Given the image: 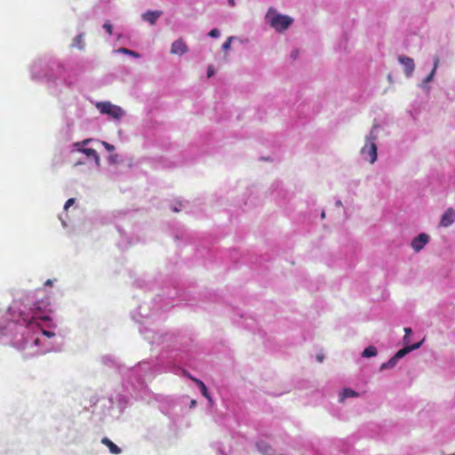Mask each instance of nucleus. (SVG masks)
Listing matches in <instances>:
<instances>
[{"label": "nucleus", "mask_w": 455, "mask_h": 455, "mask_svg": "<svg viewBox=\"0 0 455 455\" xmlns=\"http://www.w3.org/2000/svg\"><path fill=\"white\" fill-rule=\"evenodd\" d=\"M396 363H397V360L393 356L387 362L381 364L380 370L391 369V368L395 367Z\"/></svg>", "instance_id": "2eb2a0df"}, {"label": "nucleus", "mask_w": 455, "mask_h": 455, "mask_svg": "<svg viewBox=\"0 0 455 455\" xmlns=\"http://www.w3.org/2000/svg\"><path fill=\"white\" fill-rule=\"evenodd\" d=\"M82 164H83V162H78L76 164V165Z\"/></svg>", "instance_id": "c9c22d12"}, {"label": "nucleus", "mask_w": 455, "mask_h": 455, "mask_svg": "<svg viewBox=\"0 0 455 455\" xmlns=\"http://www.w3.org/2000/svg\"><path fill=\"white\" fill-rule=\"evenodd\" d=\"M439 63V59L437 57L435 58V63H434V68L432 69L431 73L424 79L425 83H428L433 79V76L435 73L436 68Z\"/></svg>", "instance_id": "dca6fc26"}, {"label": "nucleus", "mask_w": 455, "mask_h": 455, "mask_svg": "<svg viewBox=\"0 0 455 455\" xmlns=\"http://www.w3.org/2000/svg\"><path fill=\"white\" fill-rule=\"evenodd\" d=\"M228 3L231 6L235 5V0H228Z\"/></svg>", "instance_id": "7c9ffc66"}, {"label": "nucleus", "mask_w": 455, "mask_h": 455, "mask_svg": "<svg viewBox=\"0 0 455 455\" xmlns=\"http://www.w3.org/2000/svg\"><path fill=\"white\" fill-rule=\"evenodd\" d=\"M266 20L268 24L277 32L286 30L292 23L293 20L287 16L278 13L274 8H269Z\"/></svg>", "instance_id": "f257e3e1"}, {"label": "nucleus", "mask_w": 455, "mask_h": 455, "mask_svg": "<svg viewBox=\"0 0 455 455\" xmlns=\"http://www.w3.org/2000/svg\"><path fill=\"white\" fill-rule=\"evenodd\" d=\"M130 55H132V56H138V54L135 52H132V51H129L128 52Z\"/></svg>", "instance_id": "c85d7f7f"}, {"label": "nucleus", "mask_w": 455, "mask_h": 455, "mask_svg": "<svg viewBox=\"0 0 455 455\" xmlns=\"http://www.w3.org/2000/svg\"><path fill=\"white\" fill-rule=\"evenodd\" d=\"M92 140L91 139H85L82 141H78L74 143V147L78 150L79 145H83V147L86 146Z\"/></svg>", "instance_id": "6ab92c4d"}, {"label": "nucleus", "mask_w": 455, "mask_h": 455, "mask_svg": "<svg viewBox=\"0 0 455 455\" xmlns=\"http://www.w3.org/2000/svg\"><path fill=\"white\" fill-rule=\"evenodd\" d=\"M429 236L427 234H419L411 242V247L414 251H419L428 243Z\"/></svg>", "instance_id": "20e7f679"}, {"label": "nucleus", "mask_w": 455, "mask_h": 455, "mask_svg": "<svg viewBox=\"0 0 455 455\" xmlns=\"http://www.w3.org/2000/svg\"><path fill=\"white\" fill-rule=\"evenodd\" d=\"M358 396V394L350 389V388H344L343 391L340 393V401L342 402L344 399L347 397H356Z\"/></svg>", "instance_id": "f8f14e48"}, {"label": "nucleus", "mask_w": 455, "mask_h": 455, "mask_svg": "<svg viewBox=\"0 0 455 455\" xmlns=\"http://www.w3.org/2000/svg\"><path fill=\"white\" fill-rule=\"evenodd\" d=\"M96 108L101 114L108 115L117 120L121 119L122 116L124 115V112L122 109V108L116 105H113L108 101L99 102L97 103Z\"/></svg>", "instance_id": "f03ea898"}, {"label": "nucleus", "mask_w": 455, "mask_h": 455, "mask_svg": "<svg viewBox=\"0 0 455 455\" xmlns=\"http://www.w3.org/2000/svg\"><path fill=\"white\" fill-rule=\"evenodd\" d=\"M455 221V211L452 208H448L442 216L440 226L447 228Z\"/></svg>", "instance_id": "39448f33"}, {"label": "nucleus", "mask_w": 455, "mask_h": 455, "mask_svg": "<svg viewBox=\"0 0 455 455\" xmlns=\"http://www.w3.org/2000/svg\"><path fill=\"white\" fill-rule=\"evenodd\" d=\"M180 210L177 207L173 208V212H178Z\"/></svg>", "instance_id": "f704fd0d"}, {"label": "nucleus", "mask_w": 455, "mask_h": 455, "mask_svg": "<svg viewBox=\"0 0 455 455\" xmlns=\"http://www.w3.org/2000/svg\"><path fill=\"white\" fill-rule=\"evenodd\" d=\"M52 281L48 279L45 283H44V285H52Z\"/></svg>", "instance_id": "cd10ccee"}, {"label": "nucleus", "mask_w": 455, "mask_h": 455, "mask_svg": "<svg viewBox=\"0 0 455 455\" xmlns=\"http://www.w3.org/2000/svg\"><path fill=\"white\" fill-rule=\"evenodd\" d=\"M193 380L197 384L199 387H201V383H204L202 380L198 379H193Z\"/></svg>", "instance_id": "bb28decb"}, {"label": "nucleus", "mask_w": 455, "mask_h": 455, "mask_svg": "<svg viewBox=\"0 0 455 455\" xmlns=\"http://www.w3.org/2000/svg\"><path fill=\"white\" fill-rule=\"evenodd\" d=\"M420 346H421V342L415 343L411 346H409L408 344H406V346L403 348L400 349L399 351H397L395 353L394 357L398 361L399 359L403 357L406 354L410 353L411 351L418 349Z\"/></svg>", "instance_id": "6e6552de"}, {"label": "nucleus", "mask_w": 455, "mask_h": 455, "mask_svg": "<svg viewBox=\"0 0 455 455\" xmlns=\"http://www.w3.org/2000/svg\"><path fill=\"white\" fill-rule=\"evenodd\" d=\"M200 390H201L202 395L204 397H206L207 399L211 400V395H210V394L208 392V389H207V387H206L204 383H201Z\"/></svg>", "instance_id": "f3484780"}, {"label": "nucleus", "mask_w": 455, "mask_h": 455, "mask_svg": "<svg viewBox=\"0 0 455 455\" xmlns=\"http://www.w3.org/2000/svg\"><path fill=\"white\" fill-rule=\"evenodd\" d=\"M122 51H123L124 52H125V53H128L130 50L125 49V48H123V49H122Z\"/></svg>", "instance_id": "2f4dec72"}, {"label": "nucleus", "mask_w": 455, "mask_h": 455, "mask_svg": "<svg viewBox=\"0 0 455 455\" xmlns=\"http://www.w3.org/2000/svg\"><path fill=\"white\" fill-rule=\"evenodd\" d=\"M398 60L400 63L403 64V66L404 67L405 75L407 76H410L412 74L415 68L413 60L410 57L405 56H400Z\"/></svg>", "instance_id": "423d86ee"}, {"label": "nucleus", "mask_w": 455, "mask_h": 455, "mask_svg": "<svg viewBox=\"0 0 455 455\" xmlns=\"http://www.w3.org/2000/svg\"><path fill=\"white\" fill-rule=\"evenodd\" d=\"M103 28L104 29H106V31L108 32V35H112L113 33V26L112 24L110 23L109 20H107L104 25H103Z\"/></svg>", "instance_id": "a211bd4d"}, {"label": "nucleus", "mask_w": 455, "mask_h": 455, "mask_svg": "<svg viewBox=\"0 0 455 455\" xmlns=\"http://www.w3.org/2000/svg\"><path fill=\"white\" fill-rule=\"evenodd\" d=\"M78 152H81L84 154L88 157H92L96 163L97 165L100 164V156L95 149L93 148H78Z\"/></svg>", "instance_id": "9d476101"}, {"label": "nucleus", "mask_w": 455, "mask_h": 455, "mask_svg": "<svg viewBox=\"0 0 455 455\" xmlns=\"http://www.w3.org/2000/svg\"><path fill=\"white\" fill-rule=\"evenodd\" d=\"M232 39H233V37H232V36H230V37H228V38L224 42V44H223V45H222V48H223V50H224V51H227V50H228V49L230 48Z\"/></svg>", "instance_id": "aec40b11"}, {"label": "nucleus", "mask_w": 455, "mask_h": 455, "mask_svg": "<svg viewBox=\"0 0 455 455\" xmlns=\"http://www.w3.org/2000/svg\"><path fill=\"white\" fill-rule=\"evenodd\" d=\"M41 319L44 320V321H49L50 317L45 315V316L41 317Z\"/></svg>", "instance_id": "c756f323"}, {"label": "nucleus", "mask_w": 455, "mask_h": 455, "mask_svg": "<svg viewBox=\"0 0 455 455\" xmlns=\"http://www.w3.org/2000/svg\"><path fill=\"white\" fill-rule=\"evenodd\" d=\"M324 217H325V213H324V212H323V213H322V218H324Z\"/></svg>", "instance_id": "e433bc0d"}, {"label": "nucleus", "mask_w": 455, "mask_h": 455, "mask_svg": "<svg viewBox=\"0 0 455 455\" xmlns=\"http://www.w3.org/2000/svg\"><path fill=\"white\" fill-rule=\"evenodd\" d=\"M163 14L162 11H148L142 14V19L149 24L154 25L157 19Z\"/></svg>", "instance_id": "1a4fd4ad"}, {"label": "nucleus", "mask_w": 455, "mask_h": 455, "mask_svg": "<svg viewBox=\"0 0 455 455\" xmlns=\"http://www.w3.org/2000/svg\"><path fill=\"white\" fill-rule=\"evenodd\" d=\"M103 145L108 151H113L115 149V147L108 142H103Z\"/></svg>", "instance_id": "b1692460"}, {"label": "nucleus", "mask_w": 455, "mask_h": 455, "mask_svg": "<svg viewBox=\"0 0 455 455\" xmlns=\"http://www.w3.org/2000/svg\"><path fill=\"white\" fill-rule=\"evenodd\" d=\"M101 443L109 449L111 453L119 454L121 452V449L108 437H104L101 440Z\"/></svg>", "instance_id": "9b49d317"}, {"label": "nucleus", "mask_w": 455, "mask_h": 455, "mask_svg": "<svg viewBox=\"0 0 455 455\" xmlns=\"http://www.w3.org/2000/svg\"><path fill=\"white\" fill-rule=\"evenodd\" d=\"M323 356H321V355H318V356H317V359H318V361H319V362H322V361H323Z\"/></svg>", "instance_id": "72a5a7b5"}, {"label": "nucleus", "mask_w": 455, "mask_h": 455, "mask_svg": "<svg viewBox=\"0 0 455 455\" xmlns=\"http://www.w3.org/2000/svg\"><path fill=\"white\" fill-rule=\"evenodd\" d=\"M375 137L371 136L367 139L365 145L361 149V154L371 164H373L377 159V146L374 143Z\"/></svg>", "instance_id": "7ed1b4c3"}, {"label": "nucleus", "mask_w": 455, "mask_h": 455, "mask_svg": "<svg viewBox=\"0 0 455 455\" xmlns=\"http://www.w3.org/2000/svg\"><path fill=\"white\" fill-rule=\"evenodd\" d=\"M405 336L403 338V341L405 344L409 343L408 336L412 332L411 328H404Z\"/></svg>", "instance_id": "412c9836"}, {"label": "nucleus", "mask_w": 455, "mask_h": 455, "mask_svg": "<svg viewBox=\"0 0 455 455\" xmlns=\"http://www.w3.org/2000/svg\"><path fill=\"white\" fill-rule=\"evenodd\" d=\"M75 203V199L74 198H69L66 203H65V205H64V209L65 210H68L73 204Z\"/></svg>", "instance_id": "5701e85b"}, {"label": "nucleus", "mask_w": 455, "mask_h": 455, "mask_svg": "<svg viewBox=\"0 0 455 455\" xmlns=\"http://www.w3.org/2000/svg\"><path fill=\"white\" fill-rule=\"evenodd\" d=\"M73 46L82 50L84 48V42L83 35H78L73 39Z\"/></svg>", "instance_id": "4468645a"}, {"label": "nucleus", "mask_w": 455, "mask_h": 455, "mask_svg": "<svg viewBox=\"0 0 455 455\" xmlns=\"http://www.w3.org/2000/svg\"><path fill=\"white\" fill-rule=\"evenodd\" d=\"M43 334L48 338H51V337H53L54 336V333L50 331H45L44 330L43 331Z\"/></svg>", "instance_id": "393cba45"}, {"label": "nucleus", "mask_w": 455, "mask_h": 455, "mask_svg": "<svg viewBox=\"0 0 455 455\" xmlns=\"http://www.w3.org/2000/svg\"><path fill=\"white\" fill-rule=\"evenodd\" d=\"M376 355H377V348L373 346H369L362 353L363 357H372V356H375Z\"/></svg>", "instance_id": "ddd939ff"}, {"label": "nucleus", "mask_w": 455, "mask_h": 455, "mask_svg": "<svg viewBox=\"0 0 455 455\" xmlns=\"http://www.w3.org/2000/svg\"><path fill=\"white\" fill-rule=\"evenodd\" d=\"M188 52V47L182 39L174 41L172 44L171 53L181 55Z\"/></svg>", "instance_id": "0eeeda50"}, {"label": "nucleus", "mask_w": 455, "mask_h": 455, "mask_svg": "<svg viewBox=\"0 0 455 455\" xmlns=\"http://www.w3.org/2000/svg\"><path fill=\"white\" fill-rule=\"evenodd\" d=\"M213 74H214V70H213L212 67H211V66H210V67L208 68V70H207V76H208V77H211Z\"/></svg>", "instance_id": "a878e982"}, {"label": "nucleus", "mask_w": 455, "mask_h": 455, "mask_svg": "<svg viewBox=\"0 0 455 455\" xmlns=\"http://www.w3.org/2000/svg\"><path fill=\"white\" fill-rule=\"evenodd\" d=\"M209 36L211 37H218L220 36V31L217 28H213L209 32Z\"/></svg>", "instance_id": "4be33fe9"}, {"label": "nucleus", "mask_w": 455, "mask_h": 455, "mask_svg": "<svg viewBox=\"0 0 455 455\" xmlns=\"http://www.w3.org/2000/svg\"><path fill=\"white\" fill-rule=\"evenodd\" d=\"M122 51H123L124 52H125V53H128L130 50L125 49V48H123V49H122Z\"/></svg>", "instance_id": "473e14b6"}]
</instances>
